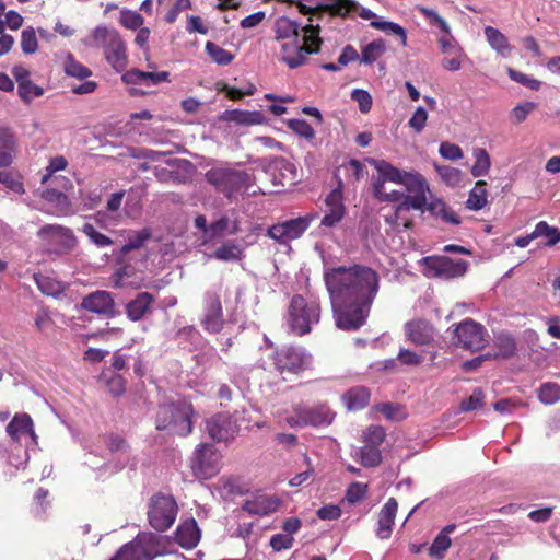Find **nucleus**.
Masks as SVG:
<instances>
[{"label": "nucleus", "instance_id": "nucleus-28", "mask_svg": "<svg viewBox=\"0 0 560 560\" xmlns=\"http://www.w3.org/2000/svg\"><path fill=\"white\" fill-rule=\"evenodd\" d=\"M280 500L275 495L259 494L253 500H247L243 510L249 514L268 515L277 511Z\"/></svg>", "mask_w": 560, "mask_h": 560}, {"label": "nucleus", "instance_id": "nucleus-42", "mask_svg": "<svg viewBox=\"0 0 560 560\" xmlns=\"http://www.w3.org/2000/svg\"><path fill=\"white\" fill-rule=\"evenodd\" d=\"M63 70L67 75L79 80L86 79L92 74L91 70L75 60L72 54H67L63 61Z\"/></svg>", "mask_w": 560, "mask_h": 560}, {"label": "nucleus", "instance_id": "nucleus-29", "mask_svg": "<svg viewBox=\"0 0 560 560\" xmlns=\"http://www.w3.org/2000/svg\"><path fill=\"white\" fill-rule=\"evenodd\" d=\"M325 5L331 13L337 15L358 12L364 20H370L375 16L374 12L366 8H360L353 0H325Z\"/></svg>", "mask_w": 560, "mask_h": 560}, {"label": "nucleus", "instance_id": "nucleus-26", "mask_svg": "<svg viewBox=\"0 0 560 560\" xmlns=\"http://www.w3.org/2000/svg\"><path fill=\"white\" fill-rule=\"evenodd\" d=\"M153 302L154 296L151 293H138L136 298L129 301L126 305L127 317L132 322L141 320L152 312Z\"/></svg>", "mask_w": 560, "mask_h": 560}, {"label": "nucleus", "instance_id": "nucleus-33", "mask_svg": "<svg viewBox=\"0 0 560 560\" xmlns=\"http://www.w3.org/2000/svg\"><path fill=\"white\" fill-rule=\"evenodd\" d=\"M493 347L497 351L491 354V359H510L516 353L515 338L506 331H501L494 336Z\"/></svg>", "mask_w": 560, "mask_h": 560}, {"label": "nucleus", "instance_id": "nucleus-21", "mask_svg": "<svg viewBox=\"0 0 560 560\" xmlns=\"http://www.w3.org/2000/svg\"><path fill=\"white\" fill-rule=\"evenodd\" d=\"M107 446L113 454V458L105 465L110 472H117L126 467L130 462V454L126 442L116 435H110L106 440Z\"/></svg>", "mask_w": 560, "mask_h": 560}, {"label": "nucleus", "instance_id": "nucleus-30", "mask_svg": "<svg viewBox=\"0 0 560 560\" xmlns=\"http://www.w3.org/2000/svg\"><path fill=\"white\" fill-rule=\"evenodd\" d=\"M176 540L184 548H194L200 539V530L194 518L182 522L176 529Z\"/></svg>", "mask_w": 560, "mask_h": 560}, {"label": "nucleus", "instance_id": "nucleus-12", "mask_svg": "<svg viewBox=\"0 0 560 560\" xmlns=\"http://www.w3.org/2000/svg\"><path fill=\"white\" fill-rule=\"evenodd\" d=\"M408 190L405 200L399 203V210H424L428 197L432 194L428 182L419 173L407 172L401 183Z\"/></svg>", "mask_w": 560, "mask_h": 560}, {"label": "nucleus", "instance_id": "nucleus-62", "mask_svg": "<svg viewBox=\"0 0 560 560\" xmlns=\"http://www.w3.org/2000/svg\"><path fill=\"white\" fill-rule=\"evenodd\" d=\"M120 23L130 30L140 28L143 24V18L136 11L122 10L120 13Z\"/></svg>", "mask_w": 560, "mask_h": 560}, {"label": "nucleus", "instance_id": "nucleus-57", "mask_svg": "<svg viewBox=\"0 0 560 560\" xmlns=\"http://www.w3.org/2000/svg\"><path fill=\"white\" fill-rule=\"evenodd\" d=\"M450 546L451 538L445 533H440L432 542L429 553L436 559H442Z\"/></svg>", "mask_w": 560, "mask_h": 560}, {"label": "nucleus", "instance_id": "nucleus-50", "mask_svg": "<svg viewBox=\"0 0 560 560\" xmlns=\"http://www.w3.org/2000/svg\"><path fill=\"white\" fill-rule=\"evenodd\" d=\"M385 43L383 40H373L363 47L361 54V62L365 65L373 63L385 51Z\"/></svg>", "mask_w": 560, "mask_h": 560}, {"label": "nucleus", "instance_id": "nucleus-53", "mask_svg": "<svg viewBox=\"0 0 560 560\" xmlns=\"http://www.w3.org/2000/svg\"><path fill=\"white\" fill-rule=\"evenodd\" d=\"M18 94L25 103L28 104L35 97L42 96L44 94V89L28 80L24 83L20 82L18 85Z\"/></svg>", "mask_w": 560, "mask_h": 560}, {"label": "nucleus", "instance_id": "nucleus-13", "mask_svg": "<svg viewBox=\"0 0 560 560\" xmlns=\"http://www.w3.org/2000/svg\"><path fill=\"white\" fill-rule=\"evenodd\" d=\"M190 466L197 478L210 479L220 471L221 455L212 445L201 444L194 452Z\"/></svg>", "mask_w": 560, "mask_h": 560}, {"label": "nucleus", "instance_id": "nucleus-8", "mask_svg": "<svg viewBox=\"0 0 560 560\" xmlns=\"http://www.w3.org/2000/svg\"><path fill=\"white\" fill-rule=\"evenodd\" d=\"M276 370L287 378L307 370L312 364V355L301 347H283L276 351L273 357Z\"/></svg>", "mask_w": 560, "mask_h": 560}, {"label": "nucleus", "instance_id": "nucleus-40", "mask_svg": "<svg viewBox=\"0 0 560 560\" xmlns=\"http://www.w3.org/2000/svg\"><path fill=\"white\" fill-rule=\"evenodd\" d=\"M486 182L478 180L475 187L470 190L466 205L470 210H480L487 205V189Z\"/></svg>", "mask_w": 560, "mask_h": 560}, {"label": "nucleus", "instance_id": "nucleus-11", "mask_svg": "<svg viewBox=\"0 0 560 560\" xmlns=\"http://www.w3.org/2000/svg\"><path fill=\"white\" fill-rule=\"evenodd\" d=\"M47 250L56 254H66L77 245L73 232L59 224H46L37 232Z\"/></svg>", "mask_w": 560, "mask_h": 560}, {"label": "nucleus", "instance_id": "nucleus-3", "mask_svg": "<svg viewBox=\"0 0 560 560\" xmlns=\"http://www.w3.org/2000/svg\"><path fill=\"white\" fill-rule=\"evenodd\" d=\"M319 32V25L307 24L302 27L303 44H301V38L283 42L281 46V59L283 62L289 68L294 69L306 61V55L318 52L322 44Z\"/></svg>", "mask_w": 560, "mask_h": 560}, {"label": "nucleus", "instance_id": "nucleus-16", "mask_svg": "<svg viewBox=\"0 0 560 560\" xmlns=\"http://www.w3.org/2000/svg\"><path fill=\"white\" fill-rule=\"evenodd\" d=\"M201 326L209 334H219L223 330L225 320L220 296L215 292H207L203 298V314Z\"/></svg>", "mask_w": 560, "mask_h": 560}, {"label": "nucleus", "instance_id": "nucleus-61", "mask_svg": "<svg viewBox=\"0 0 560 560\" xmlns=\"http://www.w3.org/2000/svg\"><path fill=\"white\" fill-rule=\"evenodd\" d=\"M368 492V486L361 482H352L346 492V500L350 504L360 502Z\"/></svg>", "mask_w": 560, "mask_h": 560}, {"label": "nucleus", "instance_id": "nucleus-15", "mask_svg": "<svg viewBox=\"0 0 560 560\" xmlns=\"http://www.w3.org/2000/svg\"><path fill=\"white\" fill-rule=\"evenodd\" d=\"M313 219V215H304L276 223L267 230V235L280 244H288L300 238L310 228Z\"/></svg>", "mask_w": 560, "mask_h": 560}, {"label": "nucleus", "instance_id": "nucleus-31", "mask_svg": "<svg viewBox=\"0 0 560 560\" xmlns=\"http://www.w3.org/2000/svg\"><path fill=\"white\" fill-rule=\"evenodd\" d=\"M485 36L490 47L503 58L511 56L513 46L510 45L508 37L498 28L492 26L485 27Z\"/></svg>", "mask_w": 560, "mask_h": 560}, {"label": "nucleus", "instance_id": "nucleus-59", "mask_svg": "<svg viewBox=\"0 0 560 560\" xmlns=\"http://www.w3.org/2000/svg\"><path fill=\"white\" fill-rule=\"evenodd\" d=\"M366 445L380 446L385 439V430L380 425L369 427L363 434Z\"/></svg>", "mask_w": 560, "mask_h": 560}, {"label": "nucleus", "instance_id": "nucleus-23", "mask_svg": "<svg viewBox=\"0 0 560 560\" xmlns=\"http://www.w3.org/2000/svg\"><path fill=\"white\" fill-rule=\"evenodd\" d=\"M114 298L107 291H95L83 298L81 307L91 313L109 315L114 312Z\"/></svg>", "mask_w": 560, "mask_h": 560}, {"label": "nucleus", "instance_id": "nucleus-45", "mask_svg": "<svg viewBox=\"0 0 560 560\" xmlns=\"http://www.w3.org/2000/svg\"><path fill=\"white\" fill-rule=\"evenodd\" d=\"M150 237L151 232L148 229L131 231L128 234L127 243L121 247V253L127 254L131 250L142 247Z\"/></svg>", "mask_w": 560, "mask_h": 560}, {"label": "nucleus", "instance_id": "nucleus-25", "mask_svg": "<svg viewBox=\"0 0 560 560\" xmlns=\"http://www.w3.org/2000/svg\"><path fill=\"white\" fill-rule=\"evenodd\" d=\"M398 503L396 499L389 498L378 513L376 536L380 539H388L393 533Z\"/></svg>", "mask_w": 560, "mask_h": 560}, {"label": "nucleus", "instance_id": "nucleus-39", "mask_svg": "<svg viewBox=\"0 0 560 560\" xmlns=\"http://www.w3.org/2000/svg\"><path fill=\"white\" fill-rule=\"evenodd\" d=\"M353 457L360 459L364 467H375L382 462V454L377 446L365 445L354 451Z\"/></svg>", "mask_w": 560, "mask_h": 560}, {"label": "nucleus", "instance_id": "nucleus-46", "mask_svg": "<svg viewBox=\"0 0 560 560\" xmlns=\"http://www.w3.org/2000/svg\"><path fill=\"white\" fill-rule=\"evenodd\" d=\"M213 257L222 261H236L242 257V248L234 242H226L215 249Z\"/></svg>", "mask_w": 560, "mask_h": 560}, {"label": "nucleus", "instance_id": "nucleus-6", "mask_svg": "<svg viewBox=\"0 0 560 560\" xmlns=\"http://www.w3.org/2000/svg\"><path fill=\"white\" fill-rule=\"evenodd\" d=\"M320 318L319 305L315 300L306 301L302 295H294L291 299L288 323L291 330L303 336L312 330V326Z\"/></svg>", "mask_w": 560, "mask_h": 560}, {"label": "nucleus", "instance_id": "nucleus-64", "mask_svg": "<svg viewBox=\"0 0 560 560\" xmlns=\"http://www.w3.org/2000/svg\"><path fill=\"white\" fill-rule=\"evenodd\" d=\"M485 395L480 388H475L472 394L460 402L463 411H471L483 405Z\"/></svg>", "mask_w": 560, "mask_h": 560}, {"label": "nucleus", "instance_id": "nucleus-22", "mask_svg": "<svg viewBox=\"0 0 560 560\" xmlns=\"http://www.w3.org/2000/svg\"><path fill=\"white\" fill-rule=\"evenodd\" d=\"M405 332L409 341L417 346L429 345L434 338L433 326L424 319L417 318L405 324Z\"/></svg>", "mask_w": 560, "mask_h": 560}, {"label": "nucleus", "instance_id": "nucleus-37", "mask_svg": "<svg viewBox=\"0 0 560 560\" xmlns=\"http://www.w3.org/2000/svg\"><path fill=\"white\" fill-rule=\"evenodd\" d=\"M223 118L240 125H258L262 122V114L259 112H247L241 109L225 110Z\"/></svg>", "mask_w": 560, "mask_h": 560}, {"label": "nucleus", "instance_id": "nucleus-27", "mask_svg": "<svg viewBox=\"0 0 560 560\" xmlns=\"http://www.w3.org/2000/svg\"><path fill=\"white\" fill-rule=\"evenodd\" d=\"M170 73L166 71L161 72H147L138 69H131L122 74L121 79L127 84H139L144 86L156 85L161 82L167 81Z\"/></svg>", "mask_w": 560, "mask_h": 560}, {"label": "nucleus", "instance_id": "nucleus-36", "mask_svg": "<svg viewBox=\"0 0 560 560\" xmlns=\"http://www.w3.org/2000/svg\"><path fill=\"white\" fill-rule=\"evenodd\" d=\"M342 400L349 410H360L369 404L370 392L365 387H354L342 396Z\"/></svg>", "mask_w": 560, "mask_h": 560}, {"label": "nucleus", "instance_id": "nucleus-35", "mask_svg": "<svg viewBox=\"0 0 560 560\" xmlns=\"http://www.w3.org/2000/svg\"><path fill=\"white\" fill-rule=\"evenodd\" d=\"M277 40H295L301 38L302 27L295 21L281 16L275 24Z\"/></svg>", "mask_w": 560, "mask_h": 560}, {"label": "nucleus", "instance_id": "nucleus-9", "mask_svg": "<svg viewBox=\"0 0 560 560\" xmlns=\"http://www.w3.org/2000/svg\"><path fill=\"white\" fill-rule=\"evenodd\" d=\"M450 330L455 345L471 351H479L488 343L487 329L471 318H466L459 324L452 325Z\"/></svg>", "mask_w": 560, "mask_h": 560}, {"label": "nucleus", "instance_id": "nucleus-44", "mask_svg": "<svg viewBox=\"0 0 560 560\" xmlns=\"http://www.w3.org/2000/svg\"><path fill=\"white\" fill-rule=\"evenodd\" d=\"M534 236L546 237V246H555L560 242V229L549 225L546 221H540L534 229Z\"/></svg>", "mask_w": 560, "mask_h": 560}, {"label": "nucleus", "instance_id": "nucleus-5", "mask_svg": "<svg viewBox=\"0 0 560 560\" xmlns=\"http://www.w3.org/2000/svg\"><path fill=\"white\" fill-rule=\"evenodd\" d=\"M207 180L228 198L249 194L252 177L248 173L231 167H215L206 173Z\"/></svg>", "mask_w": 560, "mask_h": 560}, {"label": "nucleus", "instance_id": "nucleus-7", "mask_svg": "<svg viewBox=\"0 0 560 560\" xmlns=\"http://www.w3.org/2000/svg\"><path fill=\"white\" fill-rule=\"evenodd\" d=\"M178 505L173 495L155 493L148 504V521L158 532L167 530L175 522Z\"/></svg>", "mask_w": 560, "mask_h": 560}, {"label": "nucleus", "instance_id": "nucleus-1", "mask_svg": "<svg viewBox=\"0 0 560 560\" xmlns=\"http://www.w3.org/2000/svg\"><path fill=\"white\" fill-rule=\"evenodd\" d=\"M324 280L330 296L336 325L343 330L363 326L380 289V276L369 266L328 268Z\"/></svg>", "mask_w": 560, "mask_h": 560}, {"label": "nucleus", "instance_id": "nucleus-56", "mask_svg": "<svg viewBox=\"0 0 560 560\" xmlns=\"http://www.w3.org/2000/svg\"><path fill=\"white\" fill-rule=\"evenodd\" d=\"M21 48L24 54H34L38 48L37 37L33 27L23 30L21 34Z\"/></svg>", "mask_w": 560, "mask_h": 560}, {"label": "nucleus", "instance_id": "nucleus-51", "mask_svg": "<svg viewBox=\"0 0 560 560\" xmlns=\"http://www.w3.org/2000/svg\"><path fill=\"white\" fill-rule=\"evenodd\" d=\"M38 289L46 295H58L62 291L61 282L42 275L34 276Z\"/></svg>", "mask_w": 560, "mask_h": 560}, {"label": "nucleus", "instance_id": "nucleus-48", "mask_svg": "<svg viewBox=\"0 0 560 560\" xmlns=\"http://www.w3.org/2000/svg\"><path fill=\"white\" fill-rule=\"evenodd\" d=\"M206 51L219 66H226L234 59V55L232 52L212 42H207Z\"/></svg>", "mask_w": 560, "mask_h": 560}, {"label": "nucleus", "instance_id": "nucleus-14", "mask_svg": "<svg viewBox=\"0 0 560 560\" xmlns=\"http://www.w3.org/2000/svg\"><path fill=\"white\" fill-rule=\"evenodd\" d=\"M158 536L152 533L139 534L133 541L124 545L110 560H152Z\"/></svg>", "mask_w": 560, "mask_h": 560}, {"label": "nucleus", "instance_id": "nucleus-18", "mask_svg": "<svg viewBox=\"0 0 560 560\" xmlns=\"http://www.w3.org/2000/svg\"><path fill=\"white\" fill-rule=\"evenodd\" d=\"M424 264L427 276L432 278H456L463 276L467 269L466 261H454L448 257H427Z\"/></svg>", "mask_w": 560, "mask_h": 560}, {"label": "nucleus", "instance_id": "nucleus-24", "mask_svg": "<svg viewBox=\"0 0 560 560\" xmlns=\"http://www.w3.org/2000/svg\"><path fill=\"white\" fill-rule=\"evenodd\" d=\"M13 441H19L23 435H30L34 444H37V434L34 431V423L28 413H16L5 429Z\"/></svg>", "mask_w": 560, "mask_h": 560}, {"label": "nucleus", "instance_id": "nucleus-47", "mask_svg": "<svg viewBox=\"0 0 560 560\" xmlns=\"http://www.w3.org/2000/svg\"><path fill=\"white\" fill-rule=\"evenodd\" d=\"M43 197L45 200H47L50 203H54L57 207L58 213H67L70 209V201L67 195L55 188H47L43 192Z\"/></svg>", "mask_w": 560, "mask_h": 560}, {"label": "nucleus", "instance_id": "nucleus-60", "mask_svg": "<svg viewBox=\"0 0 560 560\" xmlns=\"http://www.w3.org/2000/svg\"><path fill=\"white\" fill-rule=\"evenodd\" d=\"M0 183L16 194L24 192L23 183L10 171H0Z\"/></svg>", "mask_w": 560, "mask_h": 560}, {"label": "nucleus", "instance_id": "nucleus-34", "mask_svg": "<svg viewBox=\"0 0 560 560\" xmlns=\"http://www.w3.org/2000/svg\"><path fill=\"white\" fill-rule=\"evenodd\" d=\"M424 210L429 211L434 217L441 218L443 221L452 224H459L460 220L457 214L452 211L443 200L434 197L432 194L428 197V202Z\"/></svg>", "mask_w": 560, "mask_h": 560}, {"label": "nucleus", "instance_id": "nucleus-54", "mask_svg": "<svg viewBox=\"0 0 560 560\" xmlns=\"http://www.w3.org/2000/svg\"><path fill=\"white\" fill-rule=\"evenodd\" d=\"M539 399L546 405H552L560 400V385L557 383H545L538 393Z\"/></svg>", "mask_w": 560, "mask_h": 560}, {"label": "nucleus", "instance_id": "nucleus-10", "mask_svg": "<svg viewBox=\"0 0 560 560\" xmlns=\"http://www.w3.org/2000/svg\"><path fill=\"white\" fill-rule=\"evenodd\" d=\"M334 417L335 413L326 405L310 407L300 402L293 406V413L285 417L284 421L291 428L318 427L330 424Z\"/></svg>", "mask_w": 560, "mask_h": 560}, {"label": "nucleus", "instance_id": "nucleus-2", "mask_svg": "<svg viewBox=\"0 0 560 560\" xmlns=\"http://www.w3.org/2000/svg\"><path fill=\"white\" fill-rule=\"evenodd\" d=\"M192 406L186 400L161 405L156 415V429L186 436L192 430Z\"/></svg>", "mask_w": 560, "mask_h": 560}, {"label": "nucleus", "instance_id": "nucleus-43", "mask_svg": "<svg viewBox=\"0 0 560 560\" xmlns=\"http://www.w3.org/2000/svg\"><path fill=\"white\" fill-rule=\"evenodd\" d=\"M175 339L183 348L190 349L200 342L201 335L194 326H186L178 329Z\"/></svg>", "mask_w": 560, "mask_h": 560}, {"label": "nucleus", "instance_id": "nucleus-4", "mask_svg": "<svg viewBox=\"0 0 560 560\" xmlns=\"http://www.w3.org/2000/svg\"><path fill=\"white\" fill-rule=\"evenodd\" d=\"M91 47L103 48L107 61L117 71L126 66V48L125 44L115 28L106 26H97L91 36L85 40Z\"/></svg>", "mask_w": 560, "mask_h": 560}, {"label": "nucleus", "instance_id": "nucleus-19", "mask_svg": "<svg viewBox=\"0 0 560 560\" xmlns=\"http://www.w3.org/2000/svg\"><path fill=\"white\" fill-rule=\"evenodd\" d=\"M206 431L217 442H229L236 436L240 427L231 415L222 412L206 421Z\"/></svg>", "mask_w": 560, "mask_h": 560}, {"label": "nucleus", "instance_id": "nucleus-63", "mask_svg": "<svg viewBox=\"0 0 560 560\" xmlns=\"http://www.w3.org/2000/svg\"><path fill=\"white\" fill-rule=\"evenodd\" d=\"M427 120H428V113H427V110L422 106H419L415 110L412 116L409 118L408 126L415 132L420 133L424 129V127L427 125Z\"/></svg>", "mask_w": 560, "mask_h": 560}, {"label": "nucleus", "instance_id": "nucleus-52", "mask_svg": "<svg viewBox=\"0 0 560 560\" xmlns=\"http://www.w3.org/2000/svg\"><path fill=\"white\" fill-rule=\"evenodd\" d=\"M373 27L386 33L398 36L404 46L407 45V33L402 26L390 21H376L371 23Z\"/></svg>", "mask_w": 560, "mask_h": 560}, {"label": "nucleus", "instance_id": "nucleus-32", "mask_svg": "<svg viewBox=\"0 0 560 560\" xmlns=\"http://www.w3.org/2000/svg\"><path fill=\"white\" fill-rule=\"evenodd\" d=\"M366 162L372 165L386 182H392L399 185H401L404 182V177L407 172L400 171L389 162L374 158L366 159Z\"/></svg>", "mask_w": 560, "mask_h": 560}, {"label": "nucleus", "instance_id": "nucleus-17", "mask_svg": "<svg viewBox=\"0 0 560 560\" xmlns=\"http://www.w3.org/2000/svg\"><path fill=\"white\" fill-rule=\"evenodd\" d=\"M416 10L423 15L432 27H436L442 33L439 43L443 52H460L462 48L451 34L448 23L435 10L423 5L416 7Z\"/></svg>", "mask_w": 560, "mask_h": 560}, {"label": "nucleus", "instance_id": "nucleus-55", "mask_svg": "<svg viewBox=\"0 0 560 560\" xmlns=\"http://www.w3.org/2000/svg\"><path fill=\"white\" fill-rule=\"evenodd\" d=\"M508 74L510 79L514 82H517L533 91H538L540 89L541 82L513 68H508Z\"/></svg>", "mask_w": 560, "mask_h": 560}, {"label": "nucleus", "instance_id": "nucleus-41", "mask_svg": "<svg viewBox=\"0 0 560 560\" xmlns=\"http://www.w3.org/2000/svg\"><path fill=\"white\" fill-rule=\"evenodd\" d=\"M475 163L471 167V174L474 177H482L489 173L491 166V160L486 149L476 148L472 151Z\"/></svg>", "mask_w": 560, "mask_h": 560}, {"label": "nucleus", "instance_id": "nucleus-38", "mask_svg": "<svg viewBox=\"0 0 560 560\" xmlns=\"http://www.w3.org/2000/svg\"><path fill=\"white\" fill-rule=\"evenodd\" d=\"M240 230L238 221L224 215L209 225L210 238L224 234L233 235Z\"/></svg>", "mask_w": 560, "mask_h": 560}, {"label": "nucleus", "instance_id": "nucleus-58", "mask_svg": "<svg viewBox=\"0 0 560 560\" xmlns=\"http://www.w3.org/2000/svg\"><path fill=\"white\" fill-rule=\"evenodd\" d=\"M82 231L97 247H106L113 244V241L108 236L96 231V229L90 223H85Z\"/></svg>", "mask_w": 560, "mask_h": 560}, {"label": "nucleus", "instance_id": "nucleus-49", "mask_svg": "<svg viewBox=\"0 0 560 560\" xmlns=\"http://www.w3.org/2000/svg\"><path fill=\"white\" fill-rule=\"evenodd\" d=\"M339 171H342L347 179L351 183L362 179L365 175L364 165L355 159H351L347 163H343L339 167Z\"/></svg>", "mask_w": 560, "mask_h": 560}, {"label": "nucleus", "instance_id": "nucleus-20", "mask_svg": "<svg viewBox=\"0 0 560 560\" xmlns=\"http://www.w3.org/2000/svg\"><path fill=\"white\" fill-rule=\"evenodd\" d=\"M327 210L320 224L324 226H335L345 217L346 208L342 201L341 183L326 197Z\"/></svg>", "mask_w": 560, "mask_h": 560}]
</instances>
